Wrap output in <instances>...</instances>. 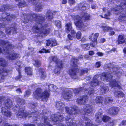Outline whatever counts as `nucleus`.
<instances>
[{
  "instance_id": "18",
  "label": "nucleus",
  "mask_w": 126,
  "mask_h": 126,
  "mask_svg": "<svg viewBox=\"0 0 126 126\" xmlns=\"http://www.w3.org/2000/svg\"><path fill=\"white\" fill-rule=\"evenodd\" d=\"M88 98V97L87 96H81L78 98L76 102L80 105L83 104L86 102Z\"/></svg>"
},
{
  "instance_id": "63",
  "label": "nucleus",
  "mask_w": 126,
  "mask_h": 126,
  "mask_svg": "<svg viewBox=\"0 0 126 126\" xmlns=\"http://www.w3.org/2000/svg\"><path fill=\"white\" fill-rule=\"evenodd\" d=\"M67 2V0H63L62 3L63 4H66Z\"/></svg>"
},
{
  "instance_id": "40",
  "label": "nucleus",
  "mask_w": 126,
  "mask_h": 126,
  "mask_svg": "<svg viewBox=\"0 0 126 126\" xmlns=\"http://www.w3.org/2000/svg\"><path fill=\"white\" fill-rule=\"evenodd\" d=\"M82 49L85 50H87L89 49L90 47V46L88 44H85L81 46Z\"/></svg>"
},
{
  "instance_id": "47",
  "label": "nucleus",
  "mask_w": 126,
  "mask_h": 126,
  "mask_svg": "<svg viewBox=\"0 0 126 126\" xmlns=\"http://www.w3.org/2000/svg\"><path fill=\"white\" fill-rule=\"evenodd\" d=\"M50 52V50L49 49L46 50L45 49H43L42 50H40L39 51V52L41 53H49Z\"/></svg>"
},
{
  "instance_id": "44",
  "label": "nucleus",
  "mask_w": 126,
  "mask_h": 126,
  "mask_svg": "<svg viewBox=\"0 0 126 126\" xmlns=\"http://www.w3.org/2000/svg\"><path fill=\"white\" fill-rule=\"evenodd\" d=\"M30 90H27L26 91L24 96L25 97H28L30 95Z\"/></svg>"
},
{
  "instance_id": "53",
  "label": "nucleus",
  "mask_w": 126,
  "mask_h": 126,
  "mask_svg": "<svg viewBox=\"0 0 126 126\" xmlns=\"http://www.w3.org/2000/svg\"><path fill=\"white\" fill-rule=\"evenodd\" d=\"M68 38L70 40H73V37L70 34H68Z\"/></svg>"
},
{
  "instance_id": "19",
  "label": "nucleus",
  "mask_w": 126,
  "mask_h": 126,
  "mask_svg": "<svg viewBox=\"0 0 126 126\" xmlns=\"http://www.w3.org/2000/svg\"><path fill=\"white\" fill-rule=\"evenodd\" d=\"M38 0H29V2L35 4V9L36 11H39L42 10L41 4L38 2Z\"/></svg>"
},
{
  "instance_id": "60",
  "label": "nucleus",
  "mask_w": 126,
  "mask_h": 126,
  "mask_svg": "<svg viewBox=\"0 0 126 126\" xmlns=\"http://www.w3.org/2000/svg\"><path fill=\"white\" fill-rule=\"evenodd\" d=\"M3 32L1 31H0V38H1L4 36Z\"/></svg>"
},
{
  "instance_id": "2",
  "label": "nucleus",
  "mask_w": 126,
  "mask_h": 126,
  "mask_svg": "<svg viewBox=\"0 0 126 126\" xmlns=\"http://www.w3.org/2000/svg\"><path fill=\"white\" fill-rule=\"evenodd\" d=\"M44 16L41 14H31V15L24 14L22 17V20L24 23H27L29 20H35V25L32 28L33 33H38L39 37H43L46 36L49 33L50 29L48 27L50 25L49 23H47L44 21Z\"/></svg>"
},
{
  "instance_id": "52",
  "label": "nucleus",
  "mask_w": 126,
  "mask_h": 126,
  "mask_svg": "<svg viewBox=\"0 0 126 126\" xmlns=\"http://www.w3.org/2000/svg\"><path fill=\"white\" fill-rule=\"evenodd\" d=\"M5 27V26L4 23H0V28H4Z\"/></svg>"
},
{
  "instance_id": "22",
  "label": "nucleus",
  "mask_w": 126,
  "mask_h": 126,
  "mask_svg": "<svg viewBox=\"0 0 126 126\" xmlns=\"http://www.w3.org/2000/svg\"><path fill=\"white\" fill-rule=\"evenodd\" d=\"M47 42L46 46H50L51 47H54L57 45V42L54 39L51 40H48L47 41Z\"/></svg>"
},
{
  "instance_id": "36",
  "label": "nucleus",
  "mask_w": 126,
  "mask_h": 126,
  "mask_svg": "<svg viewBox=\"0 0 126 126\" xmlns=\"http://www.w3.org/2000/svg\"><path fill=\"white\" fill-rule=\"evenodd\" d=\"M104 103H110L112 102L113 99L112 97H106L104 98Z\"/></svg>"
},
{
  "instance_id": "41",
  "label": "nucleus",
  "mask_w": 126,
  "mask_h": 126,
  "mask_svg": "<svg viewBox=\"0 0 126 126\" xmlns=\"http://www.w3.org/2000/svg\"><path fill=\"white\" fill-rule=\"evenodd\" d=\"M126 19V17L125 16V15H120L118 19L119 20L121 21L125 20Z\"/></svg>"
},
{
  "instance_id": "56",
  "label": "nucleus",
  "mask_w": 126,
  "mask_h": 126,
  "mask_svg": "<svg viewBox=\"0 0 126 126\" xmlns=\"http://www.w3.org/2000/svg\"><path fill=\"white\" fill-rule=\"evenodd\" d=\"M89 54L90 55H92L94 54V52L93 51H90L89 52Z\"/></svg>"
},
{
  "instance_id": "17",
  "label": "nucleus",
  "mask_w": 126,
  "mask_h": 126,
  "mask_svg": "<svg viewBox=\"0 0 126 126\" xmlns=\"http://www.w3.org/2000/svg\"><path fill=\"white\" fill-rule=\"evenodd\" d=\"M62 95L64 99L69 100L72 97V93L70 90H67L64 92Z\"/></svg>"
},
{
  "instance_id": "35",
  "label": "nucleus",
  "mask_w": 126,
  "mask_h": 126,
  "mask_svg": "<svg viewBox=\"0 0 126 126\" xmlns=\"http://www.w3.org/2000/svg\"><path fill=\"white\" fill-rule=\"evenodd\" d=\"M86 91V93H87L88 92V94L91 95H93L94 93L95 94L97 92L96 91H94L92 88H89Z\"/></svg>"
},
{
  "instance_id": "31",
  "label": "nucleus",
  "mask_w": 126,
  "mask_h": 126,
  "mask_svg": "<svg viewBox=\"0 0 126 126\" xmlns=\"http://www.w3.org/2000/svg\"><path fill=\"white\" fill-rule=\"evenodd\" d=\"M115 95L118 97H123L124 96V93L121 91H115L114 93Z\"/></svg>"
},
{
  "instance_id": "34",
  "label": "nucleus",
  "mask_w": 126,
  "mask_h": 126,
  "mask_svg": "<svg viewBox=\"0 0 126 126\" xmlns=\"http://www.w3.org/2000/svg\"><path fill=\"white\" fill-rule=\"evenodd\" d=\"M26 73L28 75L31 76L32 75V69L30 67H26L25 68Z\"/></svg>"
},
{
  "instance_id": "27",
  "label": "nucleus",
  "mask_w": 126,
  "mask_h": 126,
  "mask_svg": "<svg viewBox=\"0 0 126 126\" xmlns=\"http://www.w3.org/2000/svg\"><path fill=\"white\" fill-rule=\"evenodd\" d=\"M39 76L41 78L44 79L46 77V74L44 70L42 69H40L39 70Z\"/></svg>"
},
{
  "instance_id": "39",
  "label": "nucleus",
  "mask_w": 126,
  "mask_h": 126,
  "mask_svg": "<svg viewBox=\"0 0 126 126\" xmlns=\"http://www.w3.org/2000/svg\"><path fill=\"white\" fill-rule=\"evenodd\" d=\"M90 70L89 68H87L85 69H82L80 70V75L81 76L85 73H87L88 71L89 70Z\"/></svg>"
},
{
  "instance_id": "4",
  "label": "nucleus",
  "mask_w": 126,
  "mask_h": 126,
  "mask_svg": "<svg viewBox=\"0 0 126 126\" xmlns=\"http://www.w3.org/2000/svg\"><path fill=\"white\" fill-rule=\"evenodd\" d=\"M78 7V10H81L82 12L81 13L82 14L81 16L77 15L74 17V23L76 27L79 29L84 30L86 26L84 24L82 19L88 20L90 19V14L85 13L84 10L87 8H89L90 7V6L86 4H84L83 3L79 4Z\"/></svg>"
},
{
  "instance_id": "23",
  "label": "nucleus",
  "mask_w": 126,
  "mask_h": 126,
  "mask_svg": "<svg viewBox=\"0 0 126 126\" xmlns=\"http://www.w3.org/2000/svg\"><path fill=\"white\" fill-rule=\"evenodd\" d=\"M104 98L101 96H97L96 97L95 101L96 103L98 104H100V105H103L104 103Z\"/></svg>"
},
{
  "instance_id": "28",
  "label": "nucleus",
  "mask_w": 126,
  "mask_h": 126,
  "mask_svg": "<svg viewBox=\"0 0 126 126\" xmlns=\"http://www.w3.org/2000/svg\"><path fill=\"white\" fill-rule=\"evenodd\" d=\"M100 90L101 92L103 94L106 93L108 92L109 89L108 87L104 85L103 86L101 87Z\"/></svg>"
},
{
  "instance_id": "14",
  "label": "nucleus",
  "mask_w": 126,
  "mask_h": 126,
  "mask_svg": "<svg viewBox=\"0 0 126 126\" xmlns=\"http://www.w3.org/2000/svg\"><path fill=\"white\" fill-rule=\"evenodd\" d=\"M119 110V108L117 107H112L109 108L107 112L111 115H117Z\"/></svg>"
},
{
  "instance_id": "58",
  "label": "nucleus",
  "mask_w": 126,
  "mask_h": 126,
  "mask_svg": "<svg viewBox=\"0 0 126 126\" xmlns=\"http://www.w3.org/2000/svg\"><path fill=\"white\" fill-rule=\"evenodd\" d=\"M91 77L90 76H88V77H86L85 78V79L86 81L89 80L91 79Z\"/></svg>"
},
{
  "instance_id": "64",
  "label": "nucleus",
  "mask_w": 126,
  "mask_h": 126,
  "mask_svg": "<svg viewBox=\"0 0 126 126\" xmlns=\"http://www.w3.org/2000/svg\"><path fill=\"white\" fill-rule=\"evenodd\" d=\"M123 51L125 54V55L126 56V48H125L124 49Z\"/></svg>"
},
{
  "instance_id": "15",
  "label": "nucleus",
  "mask_w": 126,
  "mask_h": 126,
  "mask_svg": "<svg viewBox=\"0 0 126 126\" xmlns=\"http://www.w3.org/2000/svg\"><path fill=\"white\" fill-rule=\"evenodd\" d=\"M72 22H68L66 24L65 28L67 32H70L71 34L74 36L75 32L72 28Z\"/></svg>"
},
{
  "instance_id": "55",
  "label": "nucleus",
  "mask_w": 126,
  "mask_h": 126,
  "mask_svg": "<svg viewBox=\"0 0 126 126\" xmlns=\"http://www.w3.org/2000/svg\"><path fill=\"white\" fill-rule=\"evenodd\" d=\"M97 54L99 56H102L103 55V54L100 52H98L97 53Z\"/></svg>"
},
{
  "instance_id": "6",
  "label": "nucleus",
  "mask_w": 126,
  "mask_h": 126,
  "mask_svg": "<svg viewBox=\"0 0 126 126\" xmlns=\"http://www.w3.org/2000/svg\"><path fill=\"white\" fill-rule=\"evenodd\" d=\"M78 60L76 58H72L71 61V64L72 65L73 68L68 71L69 74L71 75L72 78L78 79V69L77 68V62Z\"/></svg>"
},
{
  "instance_id": "43",
  "label": "nucleus",
  "mask_w": 126,
  "mask_h": 126,
  "mask_svg": "<svg viewBox=\"0 0 126 126\" xmlns=\"http://www.w3.org/2000/svg\"><path fill=\"white\" fill-rule=\"evenodd\" d=\"M55 25L57 27L59 28H61V22L59 20L56 21H55Z\"/></svg>"
},
{
  "instance_id": "13",
  "label": "nucleus",
  "mask_w": 126,
  "mask_h": 126,
  "mask_svg": "<svg viewBox=\"0 0 126 126\" xmlns=\"http://www.w3.org/2000/svg\"><path fill=\"white\" fill-rule=\"evenodd\" d=\"M15 16L14 15H10L9 13L6 14L3 13L2 16V17L0 18L1 21H4L6 20L8 21L15 18Z\"/></svg>"
},
{
  "instance_id": "1",
  "label": "nucleus",
  "mask_w": 126,
  "mask_h": 126,
  "mask_svg": "<svg viewBox=\"0 0 126 126\" xmlns=\"http://www.w3.org/2000/svg\"><path fill=\"white\" fill-rule=\"evenodd\" d=\"M93 108L88 104L84 105L81 111L76 106L65 107V112L70 115L66 116L67 125L69 126H93L91 120L86 117L87 115L92 112Z\"/></svg>"
},
{
  "instance_id": "16",
  "label": "nucleus",
  "mask_w": 126,
  "mask_h": 126,
  "mask_svg": "<svg viewBox=\"0 0 126 126\" xmlns=\"http://www.w3.org/2000/svg\"><path fill=\"white\" fill-rule=\"evenodd\" d=\"M63 118V116L58 112L57 114L52 115L50 119L54 122H56L58 120L62 121Z\"/></svg>"
},
{
  "instance_id": "50",
  "label": "nucleus",
  "mask_w": 126,
  "mask_h": 126,
  "mask_svg": "<svg viewBox=\"0 0 126 126\" xmlns=\"http://www.w3.org/2000/svg\"><path fill=\"white\" fill-rule=\"evenodd\" d=\"M125 125H126V120H123L121 124H120L119 126H123Z\"/></svg>"
},
{
  "instance_id": "29",
  "label": "nucleus",
  "mask_w": 126,
  "mask_h": 126,
  "mask_svg": "<svg viewBox=\"0 0 126 126\" xmlns=\"http://www.w3.org/2000/svg\"><path fill=\"white\" fill-rule=\"evenodd\" d=\"M0 65L3 67L6 66L7 65V61L4 59L0 58Z\"/></svg>"
},
{
  "instance_id": "37",
  "label": "nucleus",
  "mask_w": 126,
  "mask_h": 126,
  "mask_svg": "<svg viewBox=\"0 0 126 126\" xmlns=\"http://www.w3.org/2000/svg\"><path fill=\"white\" fill-rule=\"evenodd\" d=\"M27 5V4L25 1H23L19 2L18 4V6L19 7L22 8Z\"/></svg>"
},
{
  "instance_id": "26",
  "label": "nucleus",
  "mask_w": 126,
  "mask_h": 126,
  "mask_svg": "<svg viewBox=\"0 0 126 126\" xmlns=\"http://www.w3.org/2000/svg\"><path fill=\"white\" fill-rule=\"evenodd\" d=\"M12 8L11 6H9V5L7 4L6 5H4L3 7H2V8L0 9V12L4 11L5 10H7L11 11L13 9H11V8Z\"/></svg>"
},
{
  "instance_id": "9",
  "label": "nucleus",
  "mask_w": 126,
  "mask_h": 126,
  "mask_svg": "<svg viewBox=\"0 0 126 126\" xmlns=\"http://www.w3.org/2000/svg\"><path fill=\"white\" fill-rule=\"evenodd\" d=\"M50 59L56 63V66L54 71V73L57 74H59L61 69L63 67L62 61L58 60L57 56H51L50 58Z\"/></svg>"
},
{
  "instance_id": "30",
  "label": "nucleus",
  "mask_w": 126,
  "mask_h": 126,
  "mask_svg": "<svg viewBox=\"0 0 126 126\" xmlns=\"http://www.w3.org/2000/svg\"><path fill=\"white\" fill-rule=\"evenodd\" d=\"M125 42V40L124 36L122 35H120L118 37V44H123Z\"/></svg>"
},
{
  "instance_id": "51",
  "label": "nucleus",
  "mask_w": 126,
  "mask_h": 126,
  "mask_svg": "<svg viewBox=\"0 0 126 126\" xmlns=\"http://www.w3.org/2000/svg\"><path fill=\"white\" fill-rule=\"evenodd\" d=\"M60 90H59L57 88V89L56 88H53L52 89V91L54 92H59L60 91Z\"/></svg>"
},
{
  "instance_id": "25",
  "label": "nucleus",
  "mask_w": 126,
  "mask_h": 126,
  "mask_svg": "<svg viewBox=\"0 0 126 126\" xmlns=\"http://www.w3.org/2000/svg\"><path fill=\"white\" fill-rule=\"evenodd\" d=\"M100 28L102 29L104 32H107L109 30H111V28L108 27L105 24H102L100 26Z\"/></svg>"
},
{
  "instance_id": "20",
  "label": "nucleus",
  "mask_w": 126,
  "mask_h": 126,
  "mask_svg": "<svg viewBox=\"0 0 126 126\" xmlns=\"http://www.w3.org/2000/svg\"><path fill=\"white\" fill-rule=\"evenodd\" d=\"M112 69L113 70H112V71H113L112 74H113L115 73L118 77H119L120 75L124 73V72L122 70H120L117 68H116L114 67H112Z\"/></svg>"
},
{
  "instance_id": "57",
  "label": "nucleus",
  "mask_w": 126,
  "mask_h": 126,
  "mask_svg": "<svg viewBox=\"0 0 126 126\" xmlns=\"http://www.w3.org/2000/svg\"><path fill=\"white\" fill-rule=\"evenodd\" d=\"M16 91L18 93H21V90L20 88H17L16 90Z\"/></svg>"
},
{
  "instance_id": "33",
  "label": "nucleus",
  "mask_w": 126,
  "mask_h": 126,
  "mask_svg": "<svg viewBox=\"0 0 126 126\" xmlns=\"http://www.w3.org/2000/svg\"><path fill=\"white\" fill-rule=\"evenodd\" d=\"M32 63L33 65L36 67H38L41 65V63L40 61L38 60H34Z\"/></svg>"
},
{
  "instance_id": "8",
  "label": "nucleus",
  "mask_w": 126,
  "mask_h": 126,
  "mask_svg": "<svg viewBox=\"0 0 126 126\" xmlns=\"http://www.w3.org/2000/svg\"><path fill=\"white\" fill-rule=\"evenodd\" d=\"M5 102L4 107L1 108V112L4 116L10 117L12 113L9 110V109L11 108L12 105V101L9 99H8Z\"/></svg>"
},
{
  "instance_id": "45",
  "label": "nucleus",
  "mask_w": 126,
  "mask_h": 126,
  "mask_svg": "<svg viewBox=\"0 0 126 126\" xmlns=\"http://www.w3.org/2000/svg\"><path fill=\"white\" fill-rule=\"evenodd\" d=\"M48 87L49 90L52 91L53 88H56L57 89V87L55 85H54L53 84H50L48 86Z\"/></svg>"
},
{
  "instance_id": "10",
  "label": "nucleus",
  "mask_w": 126,
  "mask_h": 126,
  "mask_svg": "<svg viewBox=\"0 0 126 126\" xmlns=\"http://www.w3.org/2000/svg\"><path fill=\"white\" fill-rule=\"evenodd\" d=\"M22 63L19 61L16 62L15 64V67L19 73V75L16 78V79L22 81H24L26 79L25 77L22 76L21 75V68L22 67Z\"/></svg>"
},
{
  "instance_id": "12",
  "label": "nucleus",
  "mask_w": 126,
  "mask_h": 126,
  "mask_svg": "<svg viewBox=\"0 0 126 126\" xmlns=\"http://www.w3.org/2000/svg\"><path fill=\"white\" fill-rule=\"evenodd\" d=\"M17 25L15 23L12 24L11 27H9L6 30V33L8 34H13L17 32V30L16 28Z\"/></svg>"
},
{
  "instance_id": "21",
  "label": "nucleus",
  "mask_w": 126,
  "mask_h": 126,
  "mask_svg": "<svg viewBox=\"0 0 126 126\" xmlns=\"http://www.w3.org/2000/svg\"><path fill=\"white\" fill-rule=\"evenodd\" d=\"M65 106L64 105L61 101L57 102L56 104V108L59 110L61 111V112H63V108Z\"/></svg>"
},
{
  "instance_id": "11",
  "label": "nucleus",
  "mask_w": 126,
  "mask_h": 126,
  "mask_svg": "<svg viewBox=\"0 0 126 126\" xmlns=\"http://www.w3.org/2000/svg\"><path fill=\"white\" fill-rule=\"evenodd\" d=\"M99 35L98 33H96L94 34L93 33L89 36V39L91 40L92 42L90 44V46L93 47H96L97 44V40Z\"/></svg>"
},
{
  "instance_id": "24",
  "label": "nucleus",
  "mask_w": 126,
  "mask_h": 126,
  "mask_svg": "<svg viewBox=\"0 0 126 126\" xmlns=\"http://www.w3.org/2000/svg\"><path fill=\"white\" fill-rule=\"evenodd\" d=\"M46 19L49 20H51L53 18V14L51 11L48 10L47 11L46 14Z\"/></svg>"
},
{
  "instance_id": "7",
  "label": "nucleus",
  "mask_w": 126,
  "mask_h": 126,
  "mask_svg": "<svg viewBox=\"0 0 126 126\" xmlns=\"http://www.w3.org/2000/svg\"><path fill=\"white\" fill-rule=\"evenodd\" d=\"M33 94L35 97L36 99L41 97L42 101H45L47 100L49 96V91L46 90L42 92V90L40 88L37 89Z\"/></svg>"
},
{
  "instance_id": "3",
  "label": "nucleus",
  "mask_w": 126,
  "mask_h": 126,
  "mask_svg": "<svg viewBox=\"0 0 126 126\" xmlns=\"http://www.w3.org/2000/svg\"><path fill=\"white\" fill-rule=\"evenodd\" d=\"M113 76L110 73H104L101 75H97L95 76L93 78V79L90 82V84L91 86L94 87L99 84L100 79H101L104 81L109 82L110 87H114L120 89L121 88L120 84L117 82L115 79L112 80Z\"/></svg>"
},
{
  "instance_id": "46",
  "label": "nucleus",
  "mask_w": 126,
  "mask_h": 126,
  "mask_svg": "<svg viewBox=\"0 0 126 126\" xmlns=\"http://www.w3.org/2000/svg\"><path fill=\"white\" fill-rule=\"evenodd\" d=\"M81 33L80 32H78L76 34V37L78 39H79L81 37Z\"/></svg>"
},
{
  "instance_id": "62",
  "label": "nucleus",
  "mask_w": 126,
  "mask_h": 126,
  "mask_svg": "<svg viewBox=\"0 0 126 126\" xmlns=\"http://www.w3.org/2000/svg\"><path fill=\"white\" fill-rule=\"evenodd\" d=\"M114 34V32L113 31H110L109 33V34L110 35H112Z\"/></svg>"
},
{
  "instance_id": "42",
  "label": "nucleus",
  "mask_w": 126,
  "mask_h": 126,
  "mask_svg": "<svg viewBox=\"0 0 126 126\" xmlns=\"http://www.w3.org/2000/svg\"><path fill=\"white\" fill-rule=\"evenodd\" d=\"M83 89L82 87H80L78 88L75 89L74 90V92L75 93L77 94Z\"/></svg>"
},
{
  "instance_id": "48",
  "label": "nucleus",
  "mask_w": 126,
  "mask_h": 126,
  "mask_svg": "<svg viewBox=\"0 0 126 126\" xmlns=\"http://www.w3.org/2000/svg\"><path fill=\"white\" fill-rule=\"evenodd\" d=\"M101 65V63L100 62H97L95 64V66L96 68H98Z\"/></svg>"
},
{
  "instance_id": "49",
  "label": "nucleus",
  "mask_w": 126,
  "mask_h": 126,
  "mask_svg": "<svg viewBox=\"0 0 126 126\" xmlns=\"http://www.w3.org/2000/svg\"><path fill=\"white\" fill-rule=\"evenodd\" d=\"M114 121L113 120H112L109 122L108 124V126H113L114 124Z\"/></svg>"
},
{
  "instance_id": "5",
  "label": "nucleus",
  "mask_w": 126,
  "mask_h": 126,
  "mask_svg": "<svg viewBox=\"0 0 126 126\" xmlns=\"http://www.w3.org/2000/svg\"><path fill=\"white\" fill-rule=\"evenodd\" d=\"M0 46H4L3 51L2 50L0 47V53L7 55V56L9 60H13L16 59L19 57V55L18 54L11 53L10 54V50L12 49L14 47V46L11 45V43L7 41L0 40Z\"/></svg>"
},
{
  "instance_id": "38",
  "label": "nucleus",
  "mask_w": 126,
  "mask_h": 126,
  "mask_svg": "<svg viewBox=\"0 0 126 126\" xmlns=\"http://www.w3.org/2000/svg\"><path fill=\"white\" fill-rule=\"evenodd\" d=\"M103 121L104 122H106L110 121L111 118L108 116L104 115L102 118Z\"/></svg>"
},
{
  "instance_id": "61",
  "label": "nucleus",
  "mask_w": 126,
  "mask_h": 126,
  "mask_svg": "<svg viewBox=\"0 0 126 126\" xmlns=\"http://www.w3.org/2000/svg\"><path fill=\"white\" fill-rule=\"evenodd\" d=\"M96 7V5H92L91 6V8L93 9H95Z\"/></svg>"
},
{
  "instance_id": "59",
  "label": "nucleus",
  "mask_w": 126,
  "mask_h": 126,
  "mask_svg": "<svg viewBox=\"0 0 126 126\" xmlns=\"http://www.w3.org/2000/svg\"><path fill=\"white\" fill-rule=\"evenodd\" d=\"M105 41V39L104 38L101 39H100V43H103Z\"/></svg>"
},
{
  "instance_id": "54",
  "label": "nucleus",
  "mask_w": 126,
  "mask_h": 126,
  "mask_svg": "<svg viewBox=\"0 0 126 126\" xmlns=\"http://www.w3.org/2000/svg\"><path fill=\"white\" fill-rule=\"evenodd\" d=\"M70 4H73L75 2L74 0H68Z\"/></svg>"
},
{
  "instance_id": "32",
  "label": "nucleus",
  "mask_w": 126,
  "mask_h": 126,
  "mask_svg": "<svg viewBox=\"0 0 126 126\" xmlns=\"http://www.w3.org/2000/svg\"><path fill=\"white\" fill-rule=\"evenodd\" d=\"M102 115V113L99 112H97L96 114L95 117V119L96 120L99 122V121H100V120L101 119V116Z\"/></svg>"
}]
</instances>
